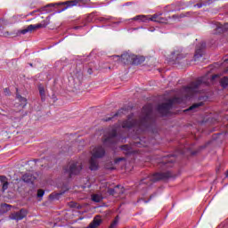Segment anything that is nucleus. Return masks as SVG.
Wrapping results in <instances>:
<instances>
[{"label": "nucleus", "instance_id": "obj_1", "mask_svg": "<svg viewBox=\"0 0 228 228\" xmlns=\"http://www.w3.org/2000/svg\"><path fill=\"white\" fill-rule=\"evenodd\" d=\"M152 122V106L145 105L142 110V118L139 121L133 120V115L128 117V120L122 123L123 129H131L134 127L136 131H145L149 124Z\"/></svg>", "mask_w": 228, "mask_h": 228}, {"label": "nucleus", "instance_id": "obj_2", "mask_svg": "<svg viewBox=\"0 0 228 228\" xmlns=\"http://www.w3.org/2000/svg\"><path fill=\"white\" fill-rule=\"evenodd\" d=\"M200 85H209V82L208 81V77H202L195 82H191L188 86L183 87V94L185 98L188 99V97H191L193 94H197V92H199V87L200 86Z\"/></svg>", "mask_w": 228, "mask_h": 228}, {"label": "nucleus", "instance_id": "obj_3", "mask_svg": "<svg viewBox=\"0 0 228 228\" xmlns=\"http://www.w3.org/2000/svg\"><path fill=\"white\" fill-rule=\"evenodd\" d=\"M91 154L89 168L90 170H97L99 168V161L97 159L102 158L106 154V151L102 146H97L91 151Z\"/></svg>", "mask_w": 228, "mask_h": 228}, {"label": "nucleus", "instance_id": "obj_4", "mask_svg": "<svg viewBox=\"0 0 228 228\" xmlns=\"http://www.w3.org/2000/svg\"><path fill=\"white\" fill-rule=\"evenodd\" d=\"M88 3H90V0H69L56 4L58 6H64L62 9L58 11V13H61V12H65L68 8H72V6H85V4H88Z\"/></svg>", "mask_w": 228, "mask_h": 228}, {"label": "nucleus", "instance_id": "obj_5", "mask_svg": "<svg viewBox=\"0 0 228 228\" xmlns=\"http://www.w3.org/2000/svg\"><path fill=\"white\" fill-rule=\"evenodd\" d=\"M169 177H172V173L170 171L157 173L142 180L141 184H149V181H151V183H156L163 179H169Z\"/></svg>", "mask_w": 228, "mask_h": 228}, {"label": "nucleus", "instance_id": "obj_6", "mask_svg": "<svg viewBox=\"0 0 228 228\" xmlns=\"http://www.w3.org/2000/svg\"><path fill=\"white\" fill-rule=\"evenodd\" d=\"M183 102V99L181 98H173L172 100H169L167 103H162L158 106V111L159 113L162 115H168V112L172 109V106L175 103H181Z\"/></svg>", "mask_w": 228, "mask_h": 228}, {"label": "nucleus", "instance_id": "obj_7", "mask_svg": "<svg viewBox=\"0 0 228 228\" xmlns=\"http://www.w3.org/2000/svg\"><path fill=\"white\" fill-rule=\"evenodd\" d=\"M82 169L83 166L80 162L72 161L64 168V172L68 174V177H72V175H77Z\"/></svg>", "mask_w": 228, "mask_h": 228}, {"label": "nucleus", "instance_id": "obj_8", "mask_svg": "<svg viewBox=\"0 0 228 228\" xmlns=\"http://www.w3.org/2000/svg\"><path fill=\"white\" fill-rule=\"evenodd\" d=\"M51 22V18L47 17L41 23L36 25H28L27 28H24L20 31L21 35H26V33H29V31H35V29H40V28H47Z\"/></svg>", "mask_w": 228, "mask_h": 228}, {"label": "nucleus", "instance_id": "obj_9", "mask_svg": "<svg viewBox=\"0 0 228 228\" xmlns=\"http://www.w3.org/2000/svg\"><path fill=\"white\" fill-rule=\"evenodd\" d=\"M28 216V210L21 208L18 212H13L9 216V218L11 220H16V222H19V220H23V218H26Z\"/></svg>", "mask_w": 228, "mask_h": 228}, {"label": "nucleus", "instance_id": "obj_10", "mask_svg": "<svg viewBox=\"0 0 228 228\" xmlns=\"http://www.w3.org/2000/svg\"><path fill=\"white\" fill-rule=\"evenodd\" d=\"M115 138H117V130L112 129L108 134L103 137L104 145H110V143H115Z\"/></svg>", "mask_w": 228, "mask_h": 228}, {"label": "nucleus", "instance_id": "obj_11", "mask_svg": "<svg viewBox=\"0 0 228 228\" xmlns=\"http://www.w3.org/2000/svg\"><path fill=\"white\" fill-rule=\"evenodd\" d=\"M184 58V54L183 53L182 49L174 50L169 55V61H179V60H183Z\"/></svg>", "mask_w": 228, "mask_h": 228}, {"label": "nucleus", "instance_id": "obj_12", "mask_svg": "<svg viewBox=\"0 0 228 228\" xmlns=\"http://www.w3.org/2000/svg\"><path fill=\"white\" fill-rule=\"evenodd\" d=\"M158 19H159V15L153 14L150 19H147L145 15H138L134 18V20H142V22H147V20H151L152 22H158Z\"/></svg>", "mask_w": 228, "mask_h": 228}, {"label": "nucleus", "instance_id": "obj_13", "mask_svg": "<svg viewBox=\"0 0 228 228\" xmlns=\"http://www.w3.org/2000/svg\"><path fill=\"white\" fill-rule=\"evenodd\" d=\"M133 56L129 53H123L121 57L117 56L118 58V61L120 63H124L125 65H128V63H133Z\"/></svg>", "mask_w": 228, "mask_h": 228}, {"label": "nucleus", "instance_id": "obj_14", "mask_svg": "<svg viewBox=\"0 0 228 228\" xmlns=\"http://www.w3.org/2000/svg\"><path fill=\"white\" fill-rule=\"evenodd\" d=\"M21 179L24 183H28L30 184H33V183H35V179H37V178L35 176H33V175L31 173H27V174L23 175Z\"/></svg>", "mask_w": 228, "mask_h": 228}, {"label": "nucleus", "instance_id": "obj_15", "mask_svg": "<svg viewBox=\"0 0 228 228\" xmlns=\"http://www.w3.org/2000/svg\"><path fill=\"white\" fill-rule=\"evenodd\" d=\"M143 61H145V57L133 55V58H132L133 65H142V63H143Z\"/></svg>", "mask_w": 228, "mask_h": 228}, {"label": "nucleus", "instance_id": "obj_16", "mask_svg": "<svg viewBox=\"0 0 228 228\" xmlns=\"http://www.w3.org/2000/svg\"><path fill=\"white\" fill-rule=\"evenodd\" d=\"M102 222V219H101V217H94L93 222L89 224L88 228H97L99 225H101Z\"/></svg>", "mask_w": 228, "mask_h": 228}, {"label": "nucleus", "instance_id": "obj_17", "mask_svg": "<svg viewBox=\"0 0 228 228\" xmlns=\"http://www.w3.org/2000/svg\"><path fill=\"white\" fill-rule=\"evenodd\" d=\"M135 147H149V142H145L143 139H140L139 142H134Z\"/></svg>", "mask_w": 228, "mask_h": 228}, {"label": "nucleus", "instance_id": "obj_18", "mask_svg": "<svg viewBox=\"0 0 228 228\" xmlns=\"http://www.w3.org/2000/svg\"><path fill=\"white\" fill-rule=\"evenodd\" d=\"M118 190H120V185L116 186L114 189H109L108 193L110 195H115V193H124V191H119Z\"/></svg>", "mask_w": 228, "mask_h": 228}, {"label": "nucleus", "instance_id": "obj_19", "mask_svg": "<svg viewBox=\"0 0 228 228\" xmlns=\"http://www.w3.org/2000/svg\"><path fill=\"white\" fill-rule=\"evenodd\" d=\"M224 31H227V28L224 27L222 24H219L216 26V32L214 33L215 35H216L217 33H224Z\"/></svg>", "mask_w": 228, "mask_h": 228}, {"label": "nucleus", "instance_id": "obj_20", "mask_svg": "<svg viewBox=\"0 0 228 228\" xmlns=\"http://www.w3.org/2000/svg\"><path fill=\"white\" fill-rule=\"evenodd\" d=\"M121 151H124L125 154H131V152H133L131 146L127 144L121 146Z\"/></svg>", "mask_w": 228, "mask_h": 228}, {"label": "nucleus", "instance_id": "obj_21", "mask_svg": "<svg viewBox=\"0 0 228 228\" xmlns=\"http://www.w3.org/2000/svg\"><path fill=\"white\" fill-rule=\"evenodd\" d=\"M92 200L94 202H101V200H102V196L101 194H93Z\"/></svg>", "mask_w": 228, "mask_h": 228}, {"label": "nucleus", "instance_id": "obj_22", "mask_svg": "<svg viewBox=\"0 0 228 228\" xmlns=\"http://www.w3.org/2000/svg\"><path fill=\"white\" fill-rule=\"evenodd\" d=\"M221 86H223V88H227L228 86V77H224L221 79L220 81Z\"/></svg>", "mask_w": 228, "mask_h": 228}, {"label": "nucleus", "instance_id": "obj_23", "mask_svg": "<svg viewBox=\"0 0 228 228\" xmlns=\"http://www.w3.org/2000/svg\"><path fill=\"white\" fill-rule=\"evenodd\" d=\"M53 6H54V4H49L46 6L43 7L41 10H42V12H45V13H49V12H51V10H49V8H53Z\"/></svg>", "mask_w": 228, "mask_h": 228}, {"label": "nucleus", "instance_id": "obj_24", "mask_svg": "<svg viewBox=\"0 0 228 228\" xmlns=\"http://www.w3.org/2000/svg\"><path fill=\"white\" fill-rule=\"evenodd\" d=\"M202 105V102L200 103H194L192 106H191L187 111H193V110H197V108H200V106Z\"/></svg>", "mask_w": 228, "mask_h": 228}, {"label": "nucleus", "instance_id": "obj_25", "mask_svg": "<svg viewBox=\"0 0 228 228\" xmlns=\"http://www.w3.org/2000/svg\"><path fill=\"white\" fill-rule=\"evenodd\" d=\"M157 22L160 24H167L168 22V19H165L163 17L159 16Z\"/></svg>", "mask_w": 228, "mask_h": 228}, {"label": "nucleus", "instance_id": "obj_26", "mask_svg": "<svg viewBox=\"0 0 228 228\" xmlns=\"http://www.w3.org/2000/svg\"><path fill=\"white\" fill-rule=\"evenodd\" d=\"M183 18H184V14H180V15L175 14L172 17H168V19H174L175 20L177 19H183Z\"/></svg>", "mask_w": 228, "mask_h": 228}, {"label": "nucleus", "instance_id": "obj_27", "mask_svg": "<svg viewBox=\"0 0 228 228\" xmlns=\"http://www.w3.org/2000/svg\"><path fill=\"white\" fill-rule=\"evenodd\" d=\"M39 94L42 99H44V97H45V89H44V87H39Z\"/></svg>", "mask_w": 228, "mask_h": 228}, {"label": "nucleus", "instance_id": "obj_28", "mask_svg": "<svg viewBox=\"0 0 228 228\" xmlns=\"http://www.w3.org/2000/svg\"><path fill=\"white\" fill-rule=\"evenodd\" d=\"M45 191H44V190H42V189H39L38 191H37V197H44V195H45Z\"/></svg>", "mask_w": 228, "mask_h": 228}, {"label": "nucleus", "instance_id": "obj_29", "mask_svg": "<svg viewBox=\"0 0 228 228\" xmlns=\"http://www.w3.org/2000/svg\"><path fill=\"white\" fill-rule=\"evenodd\" d=\"M118 224V219L116 217V219L112 222V224L110 225L109 228H115V226Z\"/></svg>", "mask_w": 228, "mask_h": 228}, {"label": "nucleus", "instance_id": "obj_30", "mask_svg": "<svg viewBox=\"0 0 228 228\" xmlns=\"http://www.w3.org/2000/svg\"><path fill=\"white\" fill-rule=\"evenodd\" d=\"M0 182L4 184V183H8V178L6 176L0 175Z\"/></svg>", "mask_w": 228, "mask_h": 228}, {"label": "nucleus", "instance_id": "obj_31", "mask_svg": "<svg viewBox=\"0 0 228 228\" xmlns=\"http://www.w3.org/2000/svg\"><path fill=\"white\" fill-rule=\"evenodd\" d=\"M8 182H5L4 183H3V187L2 190L3 191H6V190H8Z\"/></svg>", "mask_w": 228, "mask_h": 228}, {"label": "nucleus", "instance_id": "obj_32", "mask_svg": "<svg viewBox=\"0 0 228 228\" xmlns=\"http://www.w3.org/2000/svg\"><path fill=\"white\" fill-rule=\"evenodd\" d=\"M18 99H19V101H20V102H26V98H24L20 95H18Z\"/></svg>", "mask_w": 228, "mask_h": 228}, {"label": "nucleus", "instance_id": "obj_33", "mask_svg": "<svg viewBox=\"0 0 228 228\" xmlns=\"http://www.w3.org/2000/svg\"><path fill=\"white\" fill-rule=\"evenodd\" d=\"M202 56V54H200V52H196V53L194 54V58L195 60H197V58Z\"/></svg>", "mask_w": 228, "mask_h": 228}, {"label": "nucleus", "instance_id": "obj_34", "mask_svg": "<svg viewBox=\"0 0 228 228\" xmlns=\"http://www.w3.org/2000/svg\"><path fill=\"white\" fill-rule=\"evenodd\" d=\"M165 165H167V167H168L169 163H174V161L172 159H165Z\"/></svg>", "mask_w": 228, "mask_h": 228}, {"label": "nucleus", "instance_id": "obj_35", "mask_svg": "<svg viewBox=\"0 0 228 228\" xmlns=\"http://www.w3.org/2000/svg\"><path fill=\"white\" fill-rule=\"evenodd\" d=\"M216 77H220L219 75H213L210 81H215L216 79Z\"/></svg>", "mask_w": 228, "mask_h": 228}, {"label": "nucleus", "instance_id": "obj_36", "mask_svg": "<svg viewBox=\"0 0 228 228\" xmlns=\"http://www.w3.org/2000/svg\"><path fill=\"white\" fill-rule=\"evenodd\" d=\"M4 92L5 95H10V89L5 88V89L4 90Z\"/></svg>", "mask_w": 228, "mask_h": 228}, {"label": "nucleus", "instance_id": "obj_37", "mask_svg": "<svg viewBox=\"0 0 228 228\" xmlns=\"http://www.w3.org/2000/svg\"><path fill=\"white\" fill-rule=\"evenodd\" d=\"M198 8H202V6H206V4H196Z\"/></svg>", "mask_w": 228, "mask_h": 228}, {"label": "nucleus", "instance_id": "obj_38", "mask_svg": "<svg viewBox=\"0 0 228 228\" xmlns=\"http://www.w3.org/2000/svg\"><path fill=\"white\" fill-rule=\"evenodd\" d=\"M122 159H124L123 158H119L118 159H116V163H118V161H122Z\"/></svg>", "mask_w": 228, "mask_h": 228}, {"label": "nucleus", "instance_id": "obj_39", "mask_svg": "<svg viewBox=\"0 0 228 228\" xmlns=\"http://www.w3.org/2000/svg\"><path fill=\"white\" fill-rule=\"evenodd\" d=\"M112 118H109L105 119V122H110V120H111Z\"/></svg>", "mask_w": 228, "mask_h": 228}, {"label": "nucleus", "instance_id": "obj_40", "mask_svg": "<svg viewBox=\"0 0 228 228\" xmlns=\"http://www.w3.org/2000/svg\"><path fill=\"white\" fill-rule=\"evenodd\" d=\"M114 117H118V113H116V114L114 115Z\"/></svg>", "mask_w": 228, "mask_h": 228}, {"label": "nucleus", "instance_id": "obj_41", "mask_svg": "<svg viewBox=\"0 0 228 228\" xmlns=\"http://www.w3.org/2000/svg\"><path fill=\"white\" fill-rule=\"evenodd\" d=\"M226 177H228V169H227V172H226Z\"/></svg>", "mask_w": 228, "mask_h": 228}, {"label": "nucleus", "instance_id": "obj_42", "mask_svg": "<svg viewBox=\"0 0 228 228\" xmlns=\"http://www.w3.org/2000/svg\"><path fill=\"white\" fill-rule=\"evenodd\" d=\"M226 74H228V69L225 70Z\"/></svg>", "mask_w": 228, "mask_h": 228}, {"label": "nucleus", "instance_id": "obj_43", "mask_svg": "<svg viewBox=\"0 0 228 228\" xmlns=\"http://www.w3.org/2000/svg\"><path fill=\"white\" fill-rule=\"evenodd\" d=\"M6 207H10V205L5 204Z\"/></svg>", "mask_w": 228, "mask_h": 228}, {"label": "nucleus", "instance_id": "obj_44", "mask_svg": "<svg viewBox=\"0 0 228 228\" xmlns=\"http://www.w3.org/2000/svg\"><path fill=\"white\" fill-rule=\"evenodd\" d=\"M150 31H154V29H150Z\"/></svg>", "mask_w": 228, "mask_h": 228}, {"label": "nucleus", "instance_id": "obj_45", "mask_svg": "<svg viewBox=\"0 0 228 228\" xmlns=\"http://www.w3.org/2000/svg\"><path fill=\"white\" fill-rule=\"evenodd\" d=\"M151 184H152V183H149V185H151Z\"/></svg>", "mask_w": 228, "mask_h": 228}]
</instances>
